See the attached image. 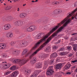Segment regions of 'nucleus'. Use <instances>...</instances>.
I'll list each match as a JSON object with an SVG mask.
<instances>
[{
    "mask_svg": "<svg viewBox=\"0 0 77 77\" xmlns=\"http://www.w3.org/2000/svg\"><path fill=\"white\" fill-rule=\"evenodd\" d=\"M53 62H54V60H50L49 61V63H48V62L47 61H45L44 62V64L45 65L44 66V67H43V69H46L47 68V66H48V63H49V64H51V63H53Z\"/></svg>",
    "mask_w": 77,
    "mask_h": 77,
    "instance_id": "nucleus-4",
    "label": "nucleus"
},
{
    "mask_svg": "<svg viewBox=\"0 0 77 77\" xmlns=\"http://www.w3.org/2000/svg\"><path fill=\"white\" fill-rule=\"evenodd\" d=\"M15 32H16V33H18L19 32V30L18 29H16L15 30Z\"/></svg>",
    "mask_w": 77,
    "mask_h": 77,
    "instance_id": "nucleus-50",
    "label": "nucleus"
},
{
    "mask_svg": "<svg viewBox=\"0 0 77 77\" xmlns=\"http://www.w3.org/2000/svg\"><path fill=\"white\" fill-rule=\"evenodd\" d=\"M11 44H16V42H11Z\"/></svg>",
    "mask_w": 77,
    "mask_h": 77,
    "instance_id": "nucleus-51",
    "label": "nucleus"
},
{
    "mask_svg": "<svg viewBox=\"0 0 77 77\" xmlns=\"http://www.w3.org/2000/svg\"><path fill=\"white\" fill-rule=\"evenodd\" d=\"M73 50H74V51H76V50H77V45L76 44H75L74 45H73Z\"/></svg>",
    "mask_w": 77,
    "mask_h": 77,
    "instance_id": "nucleus-23",
    "label": "nucleus"
},
{
    "mask_svg": "<svg viewBox=\"0 0 77 77\" xmlns=\"http://www.w3.org/2000/svg\"><path fill=\"white\" fill-rule=\"evenodd\" d=\"M6 20L7 21H12V17L8 16L6 17Z\"/></svg>",
    "mask_w": 77,
    "mask_h": 77,
    "instance_id": "nucleus-20",
    "label": "nucleus"
},
{
    "mask_svg": "<svg viewBox=\"0 0 77 77\" xmlns=\"http://www.w3.org/2000/svg\"><path fill=\"white\" fill-rule=\"evenodd\" d=\"M62 74V72H59L57 73V76L58 77H61Z\"/></svg>",
    "mask_w": 77,
    "mask_h": 77,
    "instance_id": "nucleus-25",
    "label": "nucleus"
},
{
    "mask_svg": "<svg viewBox=\"0 0 77 77\" xmlns=\"http://www.w3.org/2000/svg\"><path fill=\"white\" fill-rule=\"evenodd\" d=\"M43 36V34L42 33H40L38 34L36 36H37V39H40L42 38V36Z\"/></svg>",
    "mask_w": 77,
    "mask_h": 77,
    "instance_id": "nucleus-21",
    "label": "nucleus"
},
{
    "mask_svg": "<svg viewBox=\"0 0 77 77\" xmlns=\"http://www.w3.org/2000/svg\"><path fill=\"white\" fill-rule=\"evenodd\" d=\"M2 56L4 57H6L7 56V55L5 54H2Z\"/></svg>",
    "mask_w": 77,
    "mask_h": 77,
    "instance_id": "nucleus-44",
    "label": "nucleus"
},
{
    "mask_svg": "<svg viewBox=\"0 0 77 77\" xmlns=\"http://www.w3.org/2000/svg\"><path fill=\"white\" fill-rule=\"evenodd\" d=\"M25 72L26 73H27V74H29V73H30L31 71L30 70H25Z\"/></svg>",
    "mask_w": 77,
    "mask_h": 77,
    "instance_id": "nucleus-36",
    "label": "nucleus"
},
{
    "mask_svg": "<svg viewBox=\"0 0 77 77\" xmlns=\"http://www.w3.org/2000/svg\"><path fill=\"white\" fill-rule=\"evenodd\" d=\"M27 50H24L23 51V52L22 53V55H24V54H26V55L25 56H28V55L29 54V53H27Z\"/></svg>",
    "mask_w": 77,
    "mask_h": 77,
    "instance_id": "nucleus-19",
    "label": "nucleus"
},
{
    "mask_svg": "<svg viewBox=\"0 0 77 77\" xmlns=\"http://www.w3.org/2000/svg\"><path fill=\"white\" fill-rule=\"evenodd\" d=\"M66 74L68 75H71V72H68L66 73Z\"/></svg>",
    "mask_w": 77,
    "mask_h": 77,
    "instance_id": "nucleus-47",
    "label": "nucleus"
},
{
    "mask_svg": "<svg viewBox=\"0 0 77 77\" xmlns=\"http://www.w3.org/2000/svg\"><path fill=\"white\" fill-rule=\"evenodd\" d=\"M60 42V40H58V41L57 42H55V44H59Z\"/></svg>",
    "mask_w": 77,
    "mask_h": 77,
    "instance_id": "nucleus-45",
    "label": "nucleus"
},
{
    "mask_svg": "<svg viewBox=\"0 0 77 77\" xmlns=\"http://www.w3.org/2000/svg\"><path fill=\"white\" fill-rule=\"evenodd\" d=\"M11 8H12V6H8L5 8V10H9V9H11Z\"/></svg>",
    "mask_w": 77,
    "mask_h": 77,
    "instance_id": "nucleus-27",
    "label": "nucleus"
},
{
    "mask_svg": "<svg viewBox=\"0 0 77 77\" xmlns=\"http://www.w3.org/2000/svg\"><path fill=\"white\" fill-rule=\"evenodd\" d=\"M59 2H58L55 1L52 3V4L53 5L56 6V5H59Z\"/></svg>",
    "mask_w": 77,
    "mask_h": 77,
    "instance_id": "nucleus-30",
    "label": "nucleus"
},
{
    "mask_svg": "<svg viewBox=\"0 0 77 77\" xmlns=\"http://www.w3.org/2000/svg\"><path fill=\"white\" fill-rule=\"evenodd\" d=\"M72 19H74V18H75L77 20V13H76V15L75 16H72Z\"/></svg>",
    "mask_w": 77,
    "mask_h": 77,
    "instance_id": "nucleus-33",
    "label": "nucleus"
},
{
    "mask_svg": "<svg viewBox=\"0 0 77 77\" xmlns=\"http://www.w3.org/2000/svg\"><path fill=\"white\" fill-rule=\"evenodd\" d=\"M62 66V63H60L57 64L56 66V69H60Z\"/></svg>",
    "mask_w": 77,
    "mask_h": 77,
    "instance_id": "nucleus-18",
    "label": "nucleus"
},
{
    "mask_svg": "<svg viewBox=\"0 0 77 77\" xmlns=\"http://www.w3.org/2000/svg\"><path fill=\"white\" fill-rule=\"evenodd\" d=\"M62 12V10L61 9H57V10H55L54 11L53 13L54 14H55L56 15H58Z\"/></svg>",
    "mask_w": 77,
    "mask_h": 77,
    "instance_id": "nucleus-8",
    "label": "nucleus"
},
{
    "mask_svg": "<svg viewBox=\"0 0 77 77\" xmlns=\"http://www.w3.org/2000/svg\"><path fill=\"white\" fill-rule=\"evenodd\" d=\"M75 34H76V33H74V34H72V35H75Z\"/></svg>",
    "mask_w": 77,
    "mask_h": 77,
    "instance_id": "nucleus-57",
    "label": "nucleus"
},
{
    "mask_svg": "<svg viewBox=\"0 0 77 77\" xmlns=\"http://www.w3.org/2000/svg\"><path fill=\"white\" fill-rule=\"evenodd\" d=\"M10 3H12V1H10Z\"/></svg>",
    "mask_w": 77,
    "mask_h": 77,
    "instance_id": "nucleus-62",
    "label": "nucleus"
},
{
    "mask_svg": "<svg viewBox=\"0 0 77 77\" xmlns=\"http://www.w3.org/2000/svg\"><path fill=\"white\" fill-rule=\"evenodd\" d=\"M30 62H31V60L30 58V57L27 60H26V59H23L22 60L20 59H17L14 60L13 61V63H20L21 65H24L27 62V60H30Z\"/></svg>",
    "mask_w": 77,
    "mask_h": 77,
    "instance_id": "nucleus-2",
    "label": "nucleus"
},
{
    "mask_svg": "<svg viewBox=\"0 0 77 77\" xmlns=\"http://www.w3.org/2000/svg\"><path fill=\"white\" fill-rule=\"evenodd\" d=\"M26 5V4H23V6L24 7V6H25Z\"/></svg>",
    "mask_w": 77,
    "mask_h": 77,
    "instance_id": "nucleus-55",
    "label": "nucleus"
},
{
    "mask_svg": "<svg viewBox=\"0 0 77 77\" xmlns=\"http://www.w3.org/2000/svg\"><path fill=\"white\" fill-rule=\"evenodd\" d=\"M38 0H36L35 1V2H38Z\"/></svg>",
    "mask_w": 77,
    "mask_h": 77,
    "instance_id": "nucleus-60",
    "label": "nucleus"
},
{
    "mask_svg": "<svg viewBox=\"0 0 77 77\" xmlns=\"http://www.w3.org/2000/svg\"><path fill=\"white\" fill-rule=\"evenodd\" d=\"M42 71V70H37L35 71L32 74L36 77L40 72H41Z\"/></svg>",
    "mask_w": 77,
    "mask_h": 77,
    "instance_id": "nucleus-10",
    "label": "nucleus"
},
{
    "mask_svg": "<svg viewBox=\"0 0 77 77\" xmlns=\"http://www.w3.org/2000/svg\"><path fill=\"white\" fill-rule=\"evenodd\" d=\"M32 2H35V1H32Z\"/></svg>",
    "mask_w": 77,
    "mask_h": 77,
    "instance_id": "nucleus-58",
    "label": "nucleus"
},
{
    "mask_svg": "<svg viewBox=\"0 0 77 77\" xmlns=\"http://www.w3.org/2000/svg\"><path fill=\"white\" fill-rule=\"evenodd\" d=\"M13 36V34L12 32H10L9 37L12 38Z\"/></svg>",
    "mask_w": 77,
    "mask_h": 77,
    "instance_id": "nucleus-41",
    "label": "nucleus"
},
{
    "mask_svg": "<svg viewBox=\"0 0 77 77\" xmlns=\"http://www.w3.org/2000/svg\"><path fill=\"white\" fill-rule=\"evenodd\" d=\"M73 55V54H70L69 55V57H70L72 56Z\"/></svg>",
    "mask_w": 77,
    "mask_h": 77,
    "instance_id": "nucleus-48",
    "label": "nucleus"
},
{
    "mask_svg": "<svg viewBox=\"0 0 77 77\" xmlns=\"http://www.w3.org/2000/svg\"><path fill=\"white\" fill-rule=\"evenodd\" d=\"M75 72H77V68L76 69V70H75Z\"/></svg>",
    "mask_w": 77,
    "mask_h": 77,
    "instance_id": "nucleus-56",
    "label": "nucleus"
},
{
    "mask_svg": "<svg viewBox=\"0 0 77 77\" xmlns=\"http://www.w3.org/2000/svg\"><path fill=\"white\" fill-rule=\"evenodd\" d=\"M7 45L4 43L0 44V49H2L5 48L7 47Z\"/></svg>",
    "mask_w": 77,
    "mask_h": 77,
    "instance_id": "nucleus-14",
    "label": "nucleus"
},
{
    "mask_svg": "<svg viewBox=\"0 0 77 77\" xmlns=\"http://www.w3.org/2000/svg\"><path fill=\"white\" fill-rule=\"evenodd\" d=\"M64 50H65V48H62L60 49L59 51H64Z\"/></svg>",
    "mask_w": 77,
    "mask_h": 77,
    "instance_id": "nucleus-43",
    "label": "nucleus"
},
{
    "mask_svg": "<svg viewBox=\"0 0 77 77\" xmlns=\"http://www.w3.org/2000/svg\"><path fill=\"white\" fill-rule=\"evenodd\" d=\"M9 66L8 64H3L1 66L0 68L2 69H6L7 68H9Z\"/></svg>",
    "mask_w": 77,
    "mask_h": 77,
    "instance_id": "nucleus-12",
    "label": "nucleus"
},
{
    "mask_svg": "<svg viewBox=\"0 0 77 77\" xmlns=\"http://www.w3.org/2000/svg\"><path fill=\"white\" fill-rule=\"evenodd\" d=\"M58 47L57 46H54L53 47V48L54 50H56L57 48Z\"/></svg>",
    "mask_w": 77,
    "mask_h": 77,
    "instance_id": "nucleus-38",
    "label": "nucleus"
},
{
    "mask_svg": "<svg viewBox=\"0 0 77 77\" xmlns=\"http://www.w3.org/2000/svg\"><path fill=\"white\" fill-rule=\"evenodd\" d=\"M10 32H8L6 35V37L8 38H9Z\"/></svg>",
    "mask_w": 77,
    "mask_h": 77,
    "instance_id": "nucleus-39",
    "label": "nucleus"
},
{
    "mask_svg": "<svg viewBox=\"0 0 77 77\" xmlns=\"http://www.w3.org/2000/svg\"><path fill=\"white\" fill-rule=\"evenodd\" d=\"M26 14L25 13H22L19 15L20 18H24L26 17Z\"/></svg>",
    "mask_w": 77,
    "mask_h": 77,
    "instance_id": "nucleus-17",
    "label": "nucleus"
},
{
    "mask_svg": "<svg viewBox=\"0 0 77 77\" xmlns=\"http://www.w3.org/2000/svg\"><path fill=\"white\" fill-rule=\"evenodd\" d=\"M42 71V70H37L35 71L32 74L36 77L40 72H41Z\"/></svg>",
    "mask_w": 77,
    "mask_h": 77,
    "instance_id": "nucleus-11",
    "label": "nucleus"
},
{
    "mask_svg": "<svg viewBox=\"0 0 77 77\" xmlns=\"http://www.w3.org/2000/svg\"><path fill=\"white\" fill-rule=\"evenodd\" d=\"M30 42V41H24L23 42L21 43L19 45L20 47H22V46H26L27 45V44L29 43Z\"/></svg>",
    "mask_w": 77,
    "mask_h": 77,
    "instance_id": "nucleus-7",
    "label": "nucleus"
},
{
    "mask_svg": "<svg viewBox=\"0 0 77 77\" xmlns=\"http://www.w3.org/2000/svg\"><path fill=\"white\" fill-rule=\"evenodd\" d=\"M15 53H17V54H18L20 53V51H12L11 53L14 54H15Z\"/></svg>",
    "mask_w": 77,
    "mask_h": 77,
    "instance_id": "nucleus-24",
    "label": "nucleus"
},
{
    "mask_svg": "<svg viewBox=\"0 0 77 77\" xmlns=\"http://www.w3.org/2000/svg\"><path fill=\"white\" fill-rule=\"evenodd\" d=\"M4 5H5H5H6V4L4 3Z\"/></svg>",
    "mask_w": 77,
    "mask_h": 77,
    "instance_id": "nucleus-61",
    "label": "nucleus"
},
{
    "mask_svg": "<svg viewBox=\"0 0 77 77\" xmlns=\"http://www.w3.org/2000/svg\"><path fill=\"white\" fill-rule=\"evenodd\" d=\"M10 69L12 71L15 70V69H16V66H12L10 68Z\"/></svg>",
    "mask_w": 77,
    "mask_h": 77,
    "instance_id": "nucleus-28",
    "label": "nucleus"
},
{
    "mask_svg": "<svg viewBox=\"0 0 77 77\" xmlns=\"http://www.w3.org/2000/svg\"><path fill=\"white\" fill-rule=\"evenodd\" d=\"M75 66H72V69H75Z\"/></svg>",
    "mask_w": 77,
    "mask_h": 77,
    "instance_id": "nucleus-52",
    "label": "nucleus"
},
{
    "mask_svg": "<svg viewBox=\"0 0 77 77\" xmlns=\"http://www.w3.org/2000/svg\"><path fill=\"white\" fill-rule=\"evenodd\" d=\"M61 60V57H58L57 59V62H60Z\"/></svg>",
    "mask_w": 77,
    "mask_h": 77,
    "instance_id": "nucleus-34",
    "label": "nucleus"
},
{
    "mask_svg": "<svg viewBox=\"0 0 77 77\" xmlns=\"http://www.w3.org/2000/svg\"><path fill=\"white\" fill-rule=\"evenodd\" d=\"M69 0H66V2H67V1H69Z\"/></svg>",
    "mask_w": 77,
    "mask_h": 77,
    "instance_id": "nucleus-63",
    "label": "nucleus"
},
{
    "mask_svg": "<svg viewBox=\"0 0 77 77\" xmlns=\"http://www.w3.org/2000/svg\"><path fill=\"white\" fill-rule=\"evenodd\" d=\"M76 39L77 40V36L76 37Z\"/></svg>",
    "mask_w": 77,
    "mask_h": 77,
    "instance_id": "nucleus-64",
    "label": "nucleus"
},
{
    "mask_svg": "<svg viewBox=\"0 0 77 77\" xmlns=\"http://www.w3.org/2000/svg\"><path fill=\"white\" fill-rule=\"evenodd\" d=\"M14 2H20V0H12Z\"/></svg>",
    "mask_w": 77,
    "mask_h": 77,
    "instance_id": "nucleus-49",
    "label": "nucleus"
},
{
    "mask_svg": "<svg viewBox=\"0 0 77 77\" xmlns=\"http://www.w3.org/2000/svg\"><path fill=\"white\" fill-rule=\"evenodd\" d=\"M30 77H35V76L33 74H32L31 76H30Z\"/></svg>",
    "mask_w": 77,
    "mask_h": 77,
    "instance_id": "nucleus-53",
    "label": "nucleus"
},
{
    "mask_svg": "<svg viewBox=\"0 0 77 77\" xmlns=\"http://www.w3.org/2000/svg\"><path fill=\"white\" fill-rule=\"evenodd\" d=\"M72 63H77V58H75L73 59V60L71 61Z\"/></svg>",
    "mask_w": 77,
    "mask_h": 77,
    "instance_id": "nucleus-29",
    "label": "nucleus"
},
{
    "mask_svg": "<svg viewBox=\"0 0 77 77\" xmlns=\"http://www.w3.org/2000/svg\"><path fill=\"white\" fill-rule=\"evenodd\" d=\"M72 49V47H71V46H67V49L69 51H71V50Z\"/></svg>",
    "mask_w": 77,
    "mask_h": 77,
    "instance_id": "nucleus-31",
    "label": "nucleus"
},
{
    "mask_svg": "<svg viewBox=\"0 0 77 77\" xmlns=\"http://www.w3.org/2000/svg\"><path fill=\"white\" fill-rule=\"evenodd\" d=\"M20 8H18L17 10V12L20 11Z\"/></svg>",
    "mask_w": 77,
    "mask_h": 77,
    "instance_id": "nucleus-54",
    "label": "nucleus"
},
{
    "mask_svg": "<svg viewBox=\"0 0 77 77\" xmlns=\"http://www.w3.org/2000/svg\"><path fill=\"white\" fill-rule=\"evenodd\" d=\"M24 37H25V36H23H23L21 35L20 36H19L18 37V38L19 39H22V38H24Z\"/></svg>",
    "mask_w": 77,
    "mask_h": 77,
    "instance_id": "nucleus-40",
    "label": "nucleus"
},
{
    "mask_svg": "<svg viewBox=\"0 0 77 77\" xmlns=\"http://www.w3.org/2000/svg\"><path fill=\"white\" fill-rule=\"evenodd\" d=\"M23 23L21 20H18L14 22V25L17 27H22L24 24Z\"/></svg>",
    "mask_w": 77,
    "mask_h": 77,
    "instance_id": "nucleus-3",
    "label": "nucleus"
},
{
    "mask_svg": "<svg viewBox=\"0 0 77 77\" xmlns=\"http://www.w3.org/2000/svg\"><path fill=\"white\" fill-rule=\"evenodd\" d=\"M70 67H71V64H67L64 67V70H68V69H69L70 68Z\"/></svg>",
    "mask_w": 77,
    "mask_h": 77,
    "instance_id": "nucleus-16",
    "label": "nucleus"
},
{
    "mask_svg": "<svg viewBox=\"0 0 77 77\" xmlns=\"http://www.w3.org/2000/svg\"><path fill=\"white\" fill-rule=\"evenodd\" d=\"M63 27L62 26H61L60 28L57 31L55 32L51 35V36L48 38L47 39V41L43 45H42L35 52H34L32 54L30 55L29 58L31 60L30 63L31 64V65H33V64L36 62V58L33 57V56H34L36 55V54L38 53V52L39 51H40V50H42V48L45 47L47 45V44H48V42H50V41L53 39V37H54L55 36H57V35L59 32H62V29H63Z\"/></svg>",
    "mask_w": 77,
    "mask_h": 77,
    "instance_id": "nucleus-1",
    "label": "nucleus"
},
{
    "mask_svg": "<svg viewBox=\"0 0 77 77\" xmlns=\"http://www.w3.org/2000/svg\"><path fill=\"white\" fill-rule=\"evenodd\" d=\"M40 59H42V60L44 59V57L43 56H41L40 57Z\"/></svg>",
    "mask_w": 77,
    "mask_h": 77,
    "instance_id": "nucleus-46",
    "label": "nucleus"
},
{
    "mask_svg": "<svg viewBox=\"0 0 77 77\" xmlns=\"http://www.w3.org/2000/svg\"><path fill=\"white\" fill-rule=\"evenodd\" d=\"M44 51L47 53H49L51 51V48L50 46H47L45 49Z\"/></svg>",
    "mask_w": 77,
    "mask_h": 77,
    "instance_id": "nucleus-15",
    "label": "nucleus"
},
{
    "mask_svg": "<svg viewBox=\"0 0 77 77\" xmlns=\"http://www.w3.org/2000/svg\"><path fill=\"white\" fill-rule=\"evenodd\" d=\"M11 71H7L5 73V75H8V74H9L11 73Z\"/></svg>",
    "mask_w": 77,
    "mask_h": 77,
    "instance_id": "nucleus-35",
    "label": "nucleus"
},
{
    "mask_svg": "<svg viewBox=\"0 0 77 77\" xmlns=\"http://www.w3.org/2000/svg\"><path fill=\"white\" fill-rule=\"evenodd\" d=\"M42 66V65H41V64L40 63H39L37 64L36 66V68H41Z\"/></svg>",
    "mask_w": 77,
    "mask_h": 77,
    "instance_id": "nucleus-26",
    "label": "nucleus"
},
{
    "mask_svg": "<svg viewBox=\"0 0 77 77\" xmlns=\"http://www.w3.org/2000/svg\"><path fill=\"white\" fill-rule=\"evenodd\" d=\"M49 71V72H51V74H53V72H54V71L53 69V66H51L49 68V69L48 70Z\"/></svg>",
    "mask_w": 77,
    "mask_h": 77,
    "instance_id": "nucleus-22",
    "label": "nucleus"
},
{
    "mask_svg": "<svg viewBox=\"0 0 77 77\" xmlns=\"http://www.w3.org/2000/svg\"><path fill=\"white\" fill-rule=\"evenodd\" d=\"M7 62H2V63H6Z\"/></svg>",
    "mask_w": 77,
    "mask_h": 77,
    "instance_id": "nucleus-59",
    "label": "nucleus"
},
{
    "mask_svg": "<svg viewBox=\"0 0 77 77\" xmlns=\"http://www.w3.org/2000/svg\"><path fill=\"white\" fill-rule=\"evenodd\" d=\"M11 26L10 24H7L5 25L2 27L3 29L5 30H8L11 29Z\"/></svg>",
    "mask_w": 77,
    "mask_h": 77,
    "instance_id": "nucleus-5",
    "label": "nucleus"
},
{
    "mask_svg": "<svg viewBox=\"0 0 77 77\" xmlns=\"http://www.w3.org/2000/svg\"><path fill=\"white\" fill-rule=\"evenodd\" d=\"M57 54L56 52L52 54L50 57L51 59H53L54 58H56L57 57Z\"/></svg>",
    "mask_w": 77,
    "mask_h": 77,
    "instance_id": "nucleus-13",
    "label": "nucleus"
},
{
    "mask_svg": "<svg viewBox=\"0 0 77 77\" xmlns=\"http://www.w3.org/2000/svg\"><path fill=\"white\" fill-rule=\"evenodd\" d=\"M46 74L47 75H51L52 74L51 72H49V70L47 71Z\"/></svg>",
    "mask_w": 77,
    "mask_h": 77,
    "instance_id": "nucleus-32",
    "label": "nucleus"
},
{
    "mask_svg": "<svg viewBox=\"0 0 77 77\" xmlns=\"http://www.w3.org/2000/svg\"><path fill=\"white\" fill-rule=\"evenodd\" d=\"M9 60L10 61H11V62H12L14 63V61L15 60V59L14 58H11V59H9Z\"/></svg>",
    "mask_w": 77,
    "mask_h": 77,
    "instance_id": "nucleus-37",
    "label": "nucleus"
},
{
    "mask_svg": "<svg viewBox=\"0 0 77 77\" xmlns=\"http://www.w3.org/2000/svg\"><path fill=\"white\" fill-rule=\"evenodd\" d=\"M60 56H64L65 55V53L63 52H61L60 53Z\"/></svg>",
    "mask_w": 77,
    "mask_h": 77,
    "instance_id": "nucleus-42",
    "label": "nucleus"
},
{
    "mask_svg": "<svg viewBox=\"0 0 77 77\" xmlns=\"http://www.w3.org/2000/svg\"><path fill=\"white\" fill-rule=\"evenodd\" d=\"M36 27L34 25H32L27 28V31L28 32H32L35 30Z\"/></svg>",
    "mask_w": 77,
    "mask_h": 77,
    "instance_id": "nucleus-6",
    "label": "nucleus"
},
{
    "mask_svg": "<svg viewBox=\"0 0 77 77\" xmlns=\"http://www.w3.org/2000/svg\"><path fill=\"white\" fill-rule=\"evenodd\" d=\"M19 74V72L17 71H16L14 72L11 74V77H16Z\"/></svg>",
    "mask_w": 77,
    "mask_h": 77,
    "instance_id": "nucleus-9",
    "label": "nucleus"
}]
</instances>
